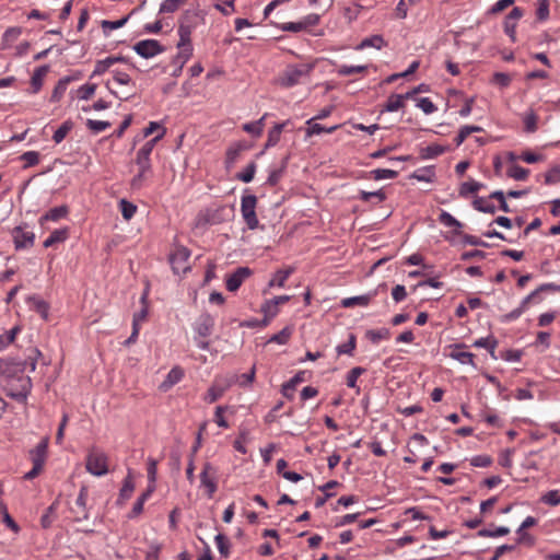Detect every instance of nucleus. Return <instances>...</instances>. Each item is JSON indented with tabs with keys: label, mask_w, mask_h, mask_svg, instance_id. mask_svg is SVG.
I'll return each instance as SVG.
<instances>
[{
	"label": "nucleus",
	"mask_w": 560,
	"mask_h": 560,
	"mask_svg": "<svg viewBox=\"0 0 560 560\" xmlns=\"http://www.w3.org/2000/svg\"><path fill=\"white\" fill-rule=\"evenodd\" d=\"M10 396L19 401H25L32 389V381L30 376H21L12 380Z\"/></svg>",
	"instance_id": "obj_10"
},
{
	"label": "nucleus",
	"mask_w": 560,
	"mask_h": 560,
	"mask_svg": "<svg viewBox=\"0 0 560 560\" xmlns=\"http://www.w3.org/2000/svg\"><path fill=\"white\" fill-rule=\"evenodd\" d=\"M200 482L201 486L207 489L208 498H212L215 493L217 486V469L210 464L205 463L201 474H200Z\"/></svg>",
	"instance_id": "obj_9"
},
{
	"label": "nucleus",
	"mask_w": 560,
	"mask_h": 560,
	"mask_svg": "<svg viewBox=\"0 0 560 560\" xmlns=\"http://www.w3.org/2000/svg\"><path fill=\"white\" fill-rule=\"evenodd\" d=\"M319 21V14L310 13L296 22L282 23L281 25H279V28L283 32L299 33L302 31H307L310 27L317 25Z\"/></svg>",
	"instance_id": "obj_6"
},
{
	"label": "nucleus",
	"mask_w": 560,
	"mask_h": 560,
	"mask_svg": "<svg viewBox=\"0 0 560 560\" xmlns=\"http://www.w3.org/2000/svg\"><path fill=\"white\" fill-rule=\"evenodd\" d=\"M482 186L483 185L481 183L474 179L464 182L459 186L458 194L462 198H467L469 195L479 191L482 188Z\"/></svg>",
	"instance_id": "obj_32"
},
{
	"label": "nucleus",
	"mask_w": 560,
	"mask_h": 560,
	"mask_svg": "<svg viewBox=\"0 0 560 560\" xmlns=\"http://www.w3.org/2000/svg\"><path fill=\"white\" fill-rule=\"evenodd\" d=\"M529 174V171L527 168H524L520 165H512L508 170V176L515 179V180H525Z\"/></svg>",
	"instance_id": "obj_48"
},
{
	"label": "nucleus",
	"mask_w": 560,
	"mask_h": 560,
	"mask_svg": "<svg viewBox=\"0 0 560 560\" xmlns=\"http://www.w3.org/2000/svg\"><path fill=\"white\" fill-rule=\"evenodd\" d=\"M184 377V371L179 366H174L166 375L165 380L160 384L159 388L161 392L170 390L175 384L182 381Z\"/></svg>",
	"instance_id": "obj_15"
},
{
	"label": "nucleus",
	"mask_w": 560,
	"mask_h": 560,
	"mask_svg": "<svg viewBox=\"0 0 560 560\" xmlns=\"http://www.w3.org/2000/svg\"><path fill=\"white\" fill-rule=\"evenodd\" d=\"M404 105V96L401 94H392L384 105V110L389 113L397 112L402 108Z\"/></svg>",
	"instance_id": "obj_35"
},
{
	"label": "nucleus",
	"mask_w": 560,
	"mask_h": 560,
	"mask_svg": "<svg viewBox=\"0 0 560 560\" xmlns=\"http://www.w3.org/2000/svg\"><path fill=\"white\" fill-rule=\"evenodd\" d=\"M13 240L16 249H24L33 246L35 234L22 228H16L13 231Z\"/></svg>",
	"instance_id": "obj_12"
},
{
	"label": "nucleus",
	"mask_w": 560,
	"mask_h": 560,
	"mask_svg": "<svg viewBox=\"0 0 560 560\" xmlns=\"http://www.w3.org/2000/svg\"><path fill=\"white\" fill-rule=\"evenodd\" d=\"M133 50L142 58H153L162 52L165 48L156 39H142L135 44Z\"/></svg>",
	"instance_id": "obj_7"
},
{
	"label": "nucleus",
	"mask_w": 560,
	"mask_h": 560,
	"mask_svg": "<svg viewBox=\"0 0 560 560\" xmlns=\"http://www.w3.org/2000/svg\"><path fill=\"white\" fill-rule=\"evenodd\" d=\"M366 66H349L341 65L337 69V73L342 77L352 75L355 73H362L366 70Z\"/></svg>",
	"instance_id": "obj_50"
},
{
	"label": "nucleus",
	"mask_w": 560,
	"mask_h": 560,
	"mask_svg": "<svg viewBox=\"0 0 560 560\" xmlns=\"http://www.w3.org/2000/svg\"><path fill=\"white\" fill-rule=\"evenodd\" d=\"M49 71V66L43 65L36 68L31 78L32 93L36 94L40 91L44 82V78Z\"/></svg>",
	"instance_id": "obj_18"
},
{
	"label": "nucleus",
	"mask_w": 560,
	"mask_h": 560,
	"mask_svg": "<svg viewBox=\"0 0 560 560\" xmlns=\"http://www.w3.org/2000/svg\"><path fill=\"white\" fill-rule=\"evenodd\" d=\"M21 330L19 325L12 327L8 332L0 335V351L5 349L15 339L16 334Z\"/></svg>",
	"instance_id": "obj_44"
},
{
	"label": "nucleus",
	"mask_w": 560,
	"mask_h": 560,
	"mask_svg": "<svg viewBox=\"0 0 560 560\" xmlns=\"http://www.w3.org/2000/svg\"><path fill=\"white\" fill-rule=\"evenodd\" d=\"M20 159L25 162L24 168L34 166L39 162V153L37 151H26Z\"/></svg>",
	"instance_id": "obj_59"
},
{
	"label": "nucleus",
	"mask_w": 560,
	"mask_h": 560,
	"mask_svg": "<svg viewBox=\"0 0 560 560\" xmlns=\"http://www.w3.org/2000/svg\"><path fill=\"white\" fill-rule=\"evenodd\" d=\"M190 252L186 247H177L170 257L172 269L175 273H185L190 269L188 259Z\"/></svg>",
	"instance_id": "obj_8"
},
{
	"label": "nucleus",
	"mask_w": 560,
	"mask_h": 560,
	"mask_svg": "<svg viewBox=\"0 0 560 560\" xmlns=\"http://www.w3.org/2000/svg\"><path fill=\"white\" fill-rule=\"evenodd\" d=\"M313 67L307 63L289 65L278 79V83L283 88H292L302 82L310 75Z\"/></svg>",
	"instance_id": "obj_3"
},
{
	"label": "nucleus",
	"mask_w": 560,
	"mask_h": 560,
	"mask_svg": "<svg viewBox=\"0 0 560 560\" xmlns=\"http://www.w3.org/2000/svg\"><path fill=\"white\" fill-rule=\"evenodd\" d=\"M70 81H71L70 77H65L57 82V84L51 93L50 102L57 103L62 98V96L65 95V93L68 89V84L70 83Z\"/></svg>",
	"instance_id": "obj_30"
},
{
	"label": "nucleus",
	"mask_w": 560,
	"mask_h": 560,
	"mask_svg": "<svg viewBox=\"0 0 560 560\" xmlns=\"http://www.w3.org/2000/svg\"><path fill=\"white\" fill-rule=\"evenodd\" d=\"M498 341L494 338H479L474 342V346L477 348H486L492 357H494V350L497 348Z\"/></svg>",
	"instance_id": "obj_49"
},
{
	"label": "nucleus",
	"mask_w": 560,
	"mask_h": 560,
	"mask_svg": "<svg viewBox=\"0 0 560 560\" xmlns=\"http://www.w3.org/2000/svg\"><path fill=\"white\" fill-rule=\"evenodd\" d=\"M439 222L447 228L454 229L456 235L460 234L463 224L447 211H442L439 215Z\"/></svg>",
	"instance_id": "obj_26"
},
{
	"label": "nucleus",
	"mask_w": 560,
	"mask_h": 560,
	"mask_svg": "<svg viewBox=\"0 0 560 560\" xmlns=\"http://www.w3.org/2000/svg\"><path fill=\"white\" fill-rule=\"evenodd\" d=\"M293 268L279 269L277 270L271 279L269 280V287H279L282 288L288 280V278L292 275Z\"/></svg>",
	"instance_id": "obj_29"
},
{
	"label": "nucleus",
	"mask_w": 560,
	"mask_h": 560,
	"mask_svg": "<svg viewBox=\"0 0 560 560\" xmlns=\"http://www.w3.org/2000/svg\"><path fill=\"white\" fill-rule=\"evenodd\" d=\"M86 127L94 133H100L105 131L107 128L110 127L109 121L105 120H95V119H88L86 120Z\"/></svg>",
	"instance_id": "obj_54"
},
{
	"label": "nucleus",
	"mask_w": 560,
	"mask_h": 560,
	"mask_svg": "<svg viewBox=\"0 0 560 560\" xmlns=\"http://www.w3.org/2000/svg\"><path fill=\"white\" fill-rule=\"evenodd\" d=\"M253 273L252 269L248 267H238L232 272L225 281L226 290L230 292H235L242 285V283L250 277Z\"/></svg>",
	"instance_id": "obj_11"
},
{
	"label": "nucleus",
	"mask_w": 560,
	"mask_h": 560,
	"mask_svg": "<svg viewBox=\"0 0 560 560\" xmlns=\"http://www.w3.org/2000/svg\"><path fill=\"white\" fill-rule=\"evenodd\" d=\"M215 542H217V546H218V549H219V552L221 553V556L224 558H228L230 555V550H229L230 545H229L226 537L223 534H218L215 536Z\"/></svg>",
	"instance_id": "obj_61"
},
{
	"label": "nucleus",
	"mask_w": 560,
	"mask_h": 560,
	"mask_svg": "<svg viewBox=\"0 0 560 560\" xmlns=\"http://www.w3.org/2000/svg\"><path fill=\"white\" fill-rule=\"evenodd\" d=\"M410 177L417 179L418 182L433 183L436 177L435 166L428 165L419 167L411 174Z\"/></svg>",
	"instance_id": "obj_19"
},
{
	"label": "nucleus",
	"mask_w": 560,
	"mask_h": 560,
	"mask_svg": "<svg viewBox=\"0 0 560 560\" xmlns=\"http://www.w3.org/2000/svg\"><path fill=\"white\" fill-rule=\"evenodd\" d=\"M186 0H164L160 4L159 13H174L178 10V8L184 4Z\"/></svg>",
	"instance_id": "obj_42"
},
{
	"label": "nucleus",
	"mask_w": 560,
	"mask_h": 560,
	"mask_svg": "<svg viewBox=\"0 0 560 560\" xmlns=\"http://www.w3.org/2000/svg\"><path fill=\"white\" fill-rule=\"evenodd\" d=\"M49 436H45L37 444V446L30 452L31 460L33 464H38L44 466L47 458V450H48Z\"/></svg>",
	"instance_id": "obj_14"
},
{
	"label": "nucleus",
	"mask_w": 560,
	"mask_h": 560,
	"mask_svg": "<svg viewBox=\"0 0 560 560\" xmlns=\"http://www.w3.org/2000/svg\"><path fill=\"white\" fill-rule=\"evenodd\" d=\"M560 182V166H553L545 174V184L553 185Z\"/></svg>",
	"instance_id": "obj_64"
},
{
	"label": "nucleus",
	"mask_w": 560,
	"mask_h": 560,
	"mask_svg": "<svg viewBox=\"0 0 560 560\" xmlns=\"http://www.w3.org/2000/svg\"><path fill=\"white\" fill-rule=\"evenodd\" d=\"M165 133L166 129L162 128V132H159L154 138L148 140L137 152L151 156L154 147L165 136Z\"/></svg>",
	"instance_id": "obj_38"
},
{
	"label": "nucleus",
	"mask_w": 560,
	"mask_h": 560,
	"mask_svg": "<svg viewBox=\"0 0 560 560\" xmlns=\"http://www.w3.org/2000/svg\"><path fill=\"white\" fill-rule=\"evenodd\" d=\"M257 197L255 195H244L241 199V213L249 230H256L259 226V220L256 215Z\"/></svg>",
	"instance_id": "obj_5"
},
{
	"label": "nucleus",
	"mask_w": 560,
	"mask_h": 560,
	"mask_svg": "<svg viewBox=\"0 0 560 560\" xmlns=\"http://www.w3.org/2000/svg\"><path fill=\"white\" fill-rule=\"evenodd\" d=\"M538 116L530 109L523 116L524 130L528 133H533L537 130Z\"/></svg>",
	"instance_id": "obj_36"
},
{
	"label": "nucleus",
	"mask_w": 560,
	"mask_h": 560,
	"mask_svg": "<svg viewBox=\"0 0 560 560\" xmlns=\"http://www.w3.org/2000/svg\"><path fill=\"white\" fill-rule=\"evenodd\" d=\"M135 164L138 168V172L131 178L130 186L132 189L139 190L144 186L145 182L153 175L151 156L137 152L135 158Z\"/></svg>",
	"instance_id": "obj_2"
},
{
	"label": "nucleus",
	"mask_w": 560,
	"mask_h": 560,
	"mask_svg": "<svg viewBox=\"0 0 560 560\" xmlns=\"http://www.w3.org/2000/svg\"><path fill=\"white\" fill-rule=\"evenodd\" d=\"M96 84H83L78 90V97L88 101L95 93Z\"/></svg>",
	"instance_id": "obj_63"
},
{
	"label": "nucleus",
	"mask_w": 560,
	"mask_h": 560,
	"mask_svg": "<svg viewBox=\"0 0 560 560\" xmlns=\"http://www.w3.org/2000/svg\"><path fill=\"white\" fill-rule=\"evenodd\" d=\"M290 300L289 295H280L276 296L273 299H270L266 301L262 305L260 311L264 313V315H276L279 310L278 305L283 304Z\"/></svg>",
	"instance_id": "obj_22"
},
{
	"label": "nucleus",
	"mask_w": 560,
	"mask_h": 560,
	"mask_svg": "<svg viewBox=\"0 0 560 560\" xmlns=\"http://www.w3.org/2000/svg\"><path fill=\"white\" fill-rule=\"evenodd\" d=\"M365 335L373 343H377L381 340L388 339L390 337V331L387 328L370 329Z\"/></svg>",
	"instance_id": "obj_40"
},
{
	"label": "nucleus",
	"mask_w": 560,
	"mask_h": 560,
	"mask_svg": "<svg viewBox=\"0 0 560 560\" xmlns=\"http://www.w3.org/2000/svg\"><path fill=\"white\" fill-rule=\"evenodd\" d=\"M128 19H129V15L124 16V18L117 20V21H108V20L102 21L101 26H102L104 35L108 36L110 31L117 30V28H120V27L125 26V24L127 23Z\"/></svg>",
	"instance_id": "obj_37"
},
{
	"label": "nucleus",
	"mask_w": 560,
	"mask_h": 560,
	"mask_svg": "<svg viewBox=\"0 0 560 560\" xmlns=\"http://www.w3.org/2000/svg\"><path fill=\"white\" fill-rule=\"evenodd\" d=\"M133 490H135V483L131 478V474L129 472L127 475V477L125 478L124 485L120 489V493H119L120 499H122V500L129 499L131 497Z\"/></svg>",
	"instance_id": "obj_52"
},
{
	"label": "nucleus",
	"mask_w": 560,
	"mask_h": 560,
	"mask_svg": "<svg viewBox=\"0 0 560 560\" xmlns=\"http://www.w3.org/2000/svg\"><path fill=\"white\" fill-rule=\"evenodd\" d=\"M510 533V529L505 526L497 527L495 529H480L478 532V536L480 537H499V536H505Z\"/></svg>",
	"instance_id": "obj_57"
},
{
	"label": "nucleus",
	"mask_w": 560,
	"mask_h": 560,
	"mask_svg": "<svg viewBox=\"0 0 560 560\" xmlns=\"http://www.w3.org/2000/svg\"><path fill=\"white\" fill-rule=\"evenodd\" d=\"M365 370L363 368L357 366L349 371L347 375V386L350 388L357 387L358 377L363 374Z\"/></svg>",
	"instance_id": "obj_62"
},
{
	"label": "nucleus",
	"mask_w": 560,
	"mask_h": 560,
	"mask_svg": "<svg viewBox=\"0 0 560 560\" xmlns=\"http://www.w3.org/2000/svg\"><path fill=\"white\" fill-rule=\"evenodd\" d=\"M119 209L125 220H130L137 212V206L126 199L119 201Z\"/></svg>",
	"instance_id": "obj_45"
},
{
	"label": "nucleus",
	"mask_w": 560,
	"mask_h": 560,
	"mask_svg": "<svg viewBox=\"0 0 560 560\" xmlns=\"http://www.w3.org/2000/svg\"><path fill=\"white\" fill-rule=\"evenodd\" d=\"M38 357H40V351L36 348L32 349V352L26 360L14 363V371L24 372L28 369L30 372H34Z\"/></svg>",
	"instance_id": "obj_17"
},
{
	"label": "nucleus",
	"mask_w": 560,
	"mask_h": 560,
	"mask_svg": "<svg viewBox=\"0 0 560 560\" xmlns=\"http://www.w3.org/2000/svg\"><path fill=\"white\" fill-rule=\"evenodd\" d=\"M110 67L112 62L108 57L102 60H97L94 70L91 74V78L104 74Z\"/></svg>",
	"instance_id": "obj_60"
},
{
	"label": "nucleus",
	"mask_w": 560,
	"mask_h": 560,
	"mask_svg": "<svg viewBox=\"0 0 560 560\" xmlns=\"http://www.w3.org/2000/svg\"><path fill=\"white\" fill-rule=\"evenodd\" d=\"M387 45L386 40L382 35L375 34L370 37H365L355 46V50H363L366 48H375L377 50L384 48Z\"/></svg>",
	"instance_id": "obj_16"
},
{
	"label": "nucleus",
	"mask_w": 560,
	"mask_h": 560,
	"mask_svg": "<svg viewBox=\"0 0 560 560\" xmlns=\"http://www.w3.org/2000/svg\"><path fill=\"white\" fill-rule=\"evenodd\" d=\"M88 488L85 486L81 487L79 495L75 500V505L78 510H73L75 513V521H82L89 518V512L86 509V501H88Z\"/></svg>",
	"instance_id": "obj_13"
},
{
	"label": "nucleus",
	"mask_w": 560,
	"mask_h": 560,
	"mask_svg": "<svg viewBox=\"0 0 560 560\" xmlns=\"http://www.w3.org/2000/svg\"><path fill=\"white\" fill-rule=\"evenodd\" d=\"M359 199L366 202L371 201L372 199H376L377 202H382L386 199V195L382 189L375 191L360 190Z\"/></svg>",
	"instance_id": "obj_46"
},
{
	"label": "nucleus",
	"mask_w": 560,
	"mask_h": 560,
	"mask_svg": "<svg viewBox=\"0 0 560 560\" xmlns=\"http://www.w3.org/2000/svg\"><path fill=\"white\" fill-rule=\"evenodd\" d=\"M472 206L476 210L483 213L493 214L497 211V207L488 198L485 197L475 198Z\"/></svg>",
	"instance_id": "obj_34"
},
{
	"label": "nucleus",
	"mask_w": 560,
	"mask_h": 560,
	"mask_svg": "<svg viewBox=\"0 0 560 560\" xmlns=\"http://www.w3.org/2000/svg\"><path fill=\"white\" fill-rule=\"evenodd\" d=\"M68 213L69 209L67 206L62 205L55 207L40 217L39 223L44 224L46 221L57 222L60 219L66 218Z\"/></svg>",
	"instance_id": "obj_20"
},
{
	"label": "nucleus",
	"mask_w": 560,
	"mask_h": 560,
	"mask_svg": "<svg viewBox=\"0 0 560 560\" xmlns=\"http://www.w3.org/2000/svg\"><path fill=\"white\" fill-rule=\"evenodd\" d=\"M189 12L187 11L185 15H187ZM186 16L183 18V20L179 22L177 27V34L179 37V40L176 45L178 52L173 58V63L178 66V70L182 71L185 63L191 58L194 48L191 44V33L194 30V26L189 23L185 22Z\"/></svg>",
	"instance_id": "obj_1"
},
{
	"label": "nucleus",
	"mask_w": 560,
	"mask_h": 560,
	"mask_svg": "<svg viewBox=\"0 0 560 560\" xmlns=\"http://www.w3.org/2000/svg\"><path fill=\"white\" fill-rule=\"evenodd\" d=\"M354 349H355V336L353 334H350L348 341L342 345H339L336 350H337L338 354H350L351 355Z\"/></svg>",
	"instance_id": "obj_56"
},
{
	"label": "nucleus",
	"mask_w": 560,
	"mask_h": 560,
	"mask_svg": "<svg viewBox=\"0 0 560 560\" xmlns=\"http://www.w3.org/2000/svg\"><path fill=\"white\" fill-rule=\"evenodd\" d=\"M266 115H264L260 119L252 122H247L243 126V130L250 133L254 137H259L264 130V120Z\"/></svg>",
	"instance_id": "obj_41"
},
{
	"label": "nucleus",
	"mask_w": 560,
	"mask_h": 560,
	"mask_svg": "<svg viewBox=\"0 0 560 560\" xmlns=\"http://www.w3.org/2000/svg\"><path fill=\"white\" fill-rule=\"evenodd\" d=\"M371 176L375 180L394 179L398 176V172L389 168H376L371 171Z\"/></svg>",
	"instance_id": "obj_43"
},
{
	"label": "nucleus",
	"mask_w": 560,
	"mask_h": 560,
	"mask_svg": "<svg viewBox=\"0 0 560 560\" xmlns=\"http://www.w3.org/2000/svg\"><path fill=\"white\" fill-rule=\"evenodd\" d=\"M288 124H289V120L280 122V124H277V125L273 126L272 129L269 130L268 137H267V142H266V145H265L266 148H272V147L278 144V142L280 141L283 128Z\"/></svg>",
	"instance_id": "obj_27"
},
{
	"label": "nucleus",
	"mask_w": 560,
	"mask_h": 560,
	"mask_svg": "<svg viewBox=\"0 0 560 560\" xmlns=\"http://www.w3.org/2000/svg\"><path fill=\"white\" fill-rule=\"evenodd\" d=\"M306 125H307L306 138L315 136V135H320L323 132L332 133L334 131H336L339 128L338 125L326 128V127L322 126L320 124L315 122V118H310L308 120H306Z\"/></svg>",
	"instance_id": "obj_23"
},
{
	"label": "nucleus",
	"mask_w": 560,
	"mask_h": 560,
	"mask_svg": "<svg viewBox=\"0 0 560 560\" xmlns=\"http://www.w3.org/2000/svg\"><path fill=\"white\" fill-rule=\"evenodd\" d=\"M463 347H464L463 345L451 346L452 351L450 352V357L452 359L460 362L462 364H470V365L475 366V363H474L475 355L471 352L463 351L462 350Z\"/></svg>",
	"instance_id": "obj_21"
},
{
	"label": "nucleus",
	"mask_w": 560,
	"mask_h": 560,
	"mask_svg": "<svg viewBox=\"0 0 560 560\" xmlns=\"http://www.w3.org/2000/svg\"><path fill=\"white\" fill-rule=\"evenodd\" d=\"M417 107L420 108L427 115H430L438 109L435 104L429 97L419 98L417 101Z\"/></svg>",
	"instance_id": "obj_58"
},
{
	"label": "nucleus",
	"mask_w": 560,
	"mask_h": 560,
	"mask_svg": "<svg viewBox=\"0 0 560 560\" xmlns=\"http://www.w3.org/2000/svg\"><path fill=\"white\" fill-rule=\"evenodd\" d=\"M147 317H135L132 322V332L128 339H126L122 345L125 347H130L131 345L136 343L139 330H140V324L143 322Z\"/></svg>",
	"instance_id": "obj_47"
},
{
	"label": "nucleus",
	"mask_w": 560,
	"mask_h": 560,
	"mask_svg": "<svg viewBox=\"0 0 560 560\" xmlns=\"http://www.w3.org/2000/svg\"><path fill=\"white\" fill-rule=\"evenodd\" d=\"M74 124L71 119L65 120L60 127L54 132L52 140L55 143H61L68 133L73 129Z\"/></svg>",
	"instance_id": "obj_31"
},
{
	"label": "nucleus",
	"mask_w": 560,
	"mask_h": 560,
	"mask_svg": "<svg viewBox=\"0 0 560 560\" xmlns=\"http://www.w3.org/2000/svg\"><path fill=\"white\" fill-rule=\"evenodd\" d=\"M536 18L538 22H545L549 18V0H538L536 9Z\"/></svg>",
	"instance_id": "obj_51"
},
{
	"label": "nucleus",
	"mask_w": 560,
	"mask_h": 560,
	"mask_svg": "<svg viewBox=\"0 0 560 560\" xmlns=\"http://www.w3.org/2000/svg\"><path fill=\"white\" fill-rule=\"evenodd\" d=\"M304 374L305 372L301 371L282 385L281 393L284 397L289 399L293 398V392L295 390L296 385L305 381Z\"/></svg>",
	"instance_id": "obj_24"
},
{
	"label": "nucleus",
	"mask_w": 560,
	"mask_h": 560,
	"mask_svg": "<svg viewBox=\"0 0 560 560\" xmlns=\"http://www.w3.org/2000/svg\"><path fill=\"white\" fill-rule=\"evenodd\" d=\"M230 386V383L226 384H219L218 381L214 382V384L208 389L205 400L209 404H212L217 401L219 398L222 397L225 389Z\"/></svg>",
	"instance_id": "obj_25"
},
{
	"label": "nucleus",
	"mask_w": 560,
	"mask_h": 560,
	"mask_svg": "<svg viewBox=\"0 0 560 560\" xmlns=\"http://www.w3.org/2000/svg\"><path fill=\"white\" fill-rule=\"evenodd\" d=\"M86 470L93 476H104L108 472V457L97 447L90 448L85 462Z\"/></svg>",
	"instance_id": "obj_4"
},
{
	"label": "nucleus",
	"mask_w": 560,
	"mask_h": 560,
	"mask_svg": "<svg viewBox=\"0 0 560 560\" xmlns=\"http://www.w3.org/2000/svg\"><path fill=\"white\" fill-rule=\"evenodd\" d=\"M446 148L440 144H430L420 150V156L423 160L438 158L445 152Z\"/></svg>",
	"instance_id": "obj_33"
},
{
	"label": "nucleus",
	"mask_w": 560,
	"mask_h": 560,
	"mask_svg": "<svg viewBox=\"0 0 560 560\" xmlns=\"http://www.w3.org/2000/svg\"><path fill=\"white\" fill-rule=\"evenodd\" d=\"M257 165L253 161L246 165V167L236 174V179L243 182V183H250L254 179L255 173H256Z\"/></svg>",
	"instance_id": "obj_39"
},
{
	"label": "nucleus",
	"mask_w": 560,
	"mask_h": 560,
	"mask_svg": "<svg viewBox=\"0 0 560 560\" xmlns=\"http://www.w3.org/2000/svg\"><path fill=\"white\" fill-rule=\"evenodd\" d=\"M540 501L547 505L556 506L560 504V491L559 490H550L546 492Z\"/></svg>",
	"instance_id": "obj_55"
},
{
	"label": "nucleus",
	"mask_w": 560,
	"mask_h": 560,
	"mask_svg": "<svg viewBox=\"0 0 560 560\" xmlns=\"http://www.w3.org/2000/svg\"><path fill=\"white\" fill-rule=\"evenodd\" d=\"M372 300L371 294H362L351 298H346L340 301V305L342 307H353V306H368Z\"/></svg>",
	"instance_id": "obj_28"
},
{
	"label": "nucleus",
	"mask_w": 560,
	"mask_h": 560,
	"mask_svg": "<svg viewBox=\"0 0 560 560\" xmlns=\"http://www.w3.org/2000/svg\"><path fill=\"white\" fill-rule=\"evenodd\" d=\"M291 335H292V328L284 327L278 334L272 335L269 338L268 342H276V343H279V345H285L289 341Z\"/></svg>",
	"instance_id": "obj_53"
}]
</instances>
